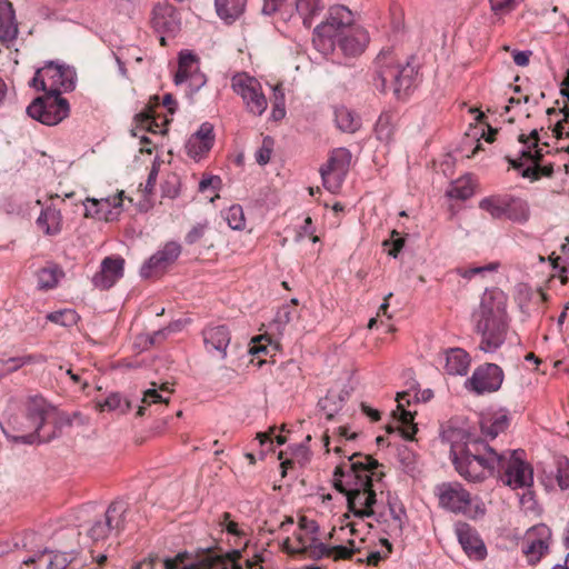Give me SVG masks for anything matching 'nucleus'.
Segmentation results:
<instances>
[{
    "instance_id": "69168bd1",
    "label": "nucleus",
    "mask_w": 569,
    "mask_h": 569,
    "mask_svg": "<svg viewBox=\"0 0 569 569\" xmlns=\"http://www.w3.org/2000/svg\"><path fill=\"white\" fill-rule=\"evenodd\" d=\"M284 0H263L261 12L264 16H271L280 10Z\"/></svg>"
},
{
    "instance_id": "7c9ffc66",
    "label": "nucleus",
    "mask_w": 569,
    "mask_h": 569,
    "mask_svg": "<svg viewBox=\"0 0 569 569\" xmlns=\"http://www.w3.org/2000/svg\"><path fill=\"white\" fill-rule=\"evenodd\" d=\"M296 16L306 28H310L316 18L325 10L323 0H296Z\"/></svg>"
},
{
    "instance_id": "5fc2aeb1",
    "label": "nucleus",
    "mask_w": 569,
    "mask_h": 569,
    "mask_svg": "<svg viewBox=\"0 0 569 569\" xmlns=\"http://www.w3.org/2000/svg\"><path fill=\"white\" fill-rule=\"evenodd\" d=\"M72 557L66 552H54L48 563V569H66Z\"/></svg>"
},
{
    "instance_id": "4468645a",
    "label": "nucleus",
    "mask_w": 569,
    "mask_h": 569,
    "mask_svg": "<svg viewBox=\"0 0 569 569\" xmlns=\"http://www.w3.org/2000/svg\"><path fill=\"white\" fill-rule=\"evenodd\" d=\"M128 505L122 500L113 501L106 510L104 518L96 520L88 531L93 541L107 539L111 533L124 530Z\"/></svg>"
},
{
    "instance_id": "bb28decb",
    "label": "nucleus",
    "mask_w": 569,
    "mask_h": 569,
    "mask_svg": "<svg viewBox=\"0 0 569 569\" xmlns=\"http://www.w3.org/2000/svg\"><path fill=\"white\" fill-rule=\"evenodd\" d=\"M122 196L123 191L113 197L102 198L100 200L92 199V206L96 207V211L88 208V217L106 221L117 219L122 208Z\"/></svg>"
},
{
    "instance_id": "c9c22d12",
    "label": "nucleus",
    "mask_w": 569,
    "mask_h": 569,
    "mask_svg": "<svg viewBox=\"0 0 569 569\" xmlns=\"http://www.w3.org/2000/svg\"><path fill=\"white\" fill-rule=\"evenodd\" d=\"M351 152L347 148H337L332 150L329 159L322 166L332 171L340 172V174H347L350 162H351Z\"/></svg>"
},
{
    "instance_id": "6e6552de",
    "label": "nucleus",
    "mask_w": 569,
    "mask_h": 569,
    "mask_svg": "<svg viewBox=\"0 0 569 569\" xmlns=\"http://www.w3.org/2000/svg\"><path fill=\"white\" fill-rule=\"evenodd\" d=\"M239 551L223 553L217 548H206L197 551L194 556L188 552H179L173 558L163 562L164 569H242L236 562Z\"/></svg>"
},
{
    "instance_id": "cd10ccee",
    "label": "nucleus",
    "mask_w": 569,
    "mask_h": 569,
    "mask_svg": "<svg viewBox=\"0 0 569 569\" xmlns=\"http://www.w3.org/2000/svg\"><path fill=\"white\" fill-rule=\"evenodd\" d=\"M37 226L43 231L46 236H57L62 230V214L60 209L48 206L42 209L38 219Z\"/></svg>"
},
{
    "instance_id": "49530a36",
    "label": "nucleus",
    "mask_w": 569,
    "mask_h": 569,
    "mask_svg": "<svg viewBox=\"0 0 569 569\" xmlns=\"http://www.w3.org/2000/svg\"><path fill=\"white\" fill-rule=\"evenodd\" d=\"M18 27L14 23V11H9L7 20L0 18V39L4 42H11L17 39Z\"/></svg>"
},
{
    "instance_id": "c03bdc74",
    "label": "nucleus",
    "mask_w": 569,
    "mask_h": 569,
    "mask_svg": "<svg viewBox=\"0 0 569 569\" xmlns=\"http://www.w3.org/2000/svg\"><path fill=\"white\" fill-rule=\"evenodd\" d=\"M320 176L323 187L331 193H337L340 190L346 177V174H340V172L332 171L325 167L320 168Z\"/></svg>"
},
{
    "instance_id": "79ce46f5",
    "label": "nucleus",
    "mask_w": 569,
    "mask_h": 569,
    "mask_svg": "<svg viewBox=\"0 0 569 569\" xmlns=\"http://www.w3.org/2000/svg\"><path fill=\"white\" fill-rule=\"evenodd\" d=\"M297 305V300L292 299L291 305H283L278 309L276 312V316L273 318V326L276 327L278 332H281V330L293 320L295 317H297V310L295 306Z\"/></svg>"
},
{
    "instance_id": "0eeeda50",
    "label": "nucleus",
    "mask_w": 569,
    "mask_h": 569,
    "mask_svg": "<svg viewBox=\"0 0 569 569\" xmlns=\"http://www.w3.org/2000/svg\"><path fill=\"white\" fill-rule=\"evenodd\" d=\"M353 23L352 12L345 6L338 4L329 9L328 17L313 30L315 48L328 54L336 48V41L348 33Z\"/></svg>"
},
{
    "instance_id": "5701e85b",
    "label": "nucleus",
    "mask_w": 569,
    "mask_h": 569,
    "mask_svg": "<svg viewBox=\"0 0 569 569\" xmlns=\"http://www.w3.org/2000/svg\"><path fill=\"white\" fill-rule=\"evenodd\" d=\"M214 142L213 126L210 122H203L199 129L190 136L186 143V150L189 157L198 160L210 151Z\"/></svg>"
},
{
    "instance_id": "f704fd0d",
    "label": "nucleus",
    "mask_w": 569,
    "mask_h": 569,
    "mask_svg": "<svg viewBox=\"0 0 569 569\" xmlns=\"http://www.w3.org/2000/svg\"><path fill=\"white\" fill-rule=\"evenodd\" d=\"M506 218L512 222L523 224L530 218V208L526 200L508 194Z\"/></svg>"
},
{
    "instance_id": "bf43d9fd",
    "label": "nucleus",
    "mask_w": 569,
    "mask_h": 569,
    "mask_svg": "<svg viewBox=\"0 0 569 569\" xmlns=\"http://www.w3.org/2000/svg\"><path fill=\"white\" fill-rule=\"evenodd\" d=\"M491 10L495 13H506L511 11L516 6V0H489Z\"/></svg>"
},
{
    "instance_id": "4be33fe9",
    "label": "nucleus",
    "mask_w": 569,
    "mask_h": 569,
    "mask_svg": "<svg viewBox=\"0 0 569 569\" xmlns=\"http://www.w3.org/2000/svg\"><path fill=\"white\" fill-rule=\"evenodd\" d=\"M124 259L121 257H107L102 260L100 271L92 278L96 288L108 290L123 277Z\"/></svg>"
},
{
    "instance_id": "20e7f679",
    "label": "nucleus",
    "mask_w": 569,
    "mask_h": 569,
    "mask_svg": "<svg viewBox=\"0 0 569 569\" xmlns=\"http://www.w3.org/2000/svg\"><path fill=\"white\" fill-rule=\"evenodd\" d=\"M523 451H503L498 453L493 448L490 449L486 460L488 472L483 475V480L497 472L505 485L518 489L529 488L533 483V471L522 456Z\"/></svg>"
},
{
    "instance_id": "ddd939ff",
    "label": "nucleus",
    "mask_w": 569,
    "mask_h": 569,
    "mask_svg": "<svg viewBox=\"0 0 569 569\" xmlns=\"http://www.w3.org/2000/svg\"><path fill=\"white\" fill-rule=\"evenodd\" d=\"M231 88L242 98L248 112L261 116L266 111L268 107L267 98L257 79L247 73H238L232 77Z\"/></svg>"
},
{
    "instance_id": "4c0bfd02",
    "label": "nucleus",
    "mask_w": 569,
    "mask_h": 569,
    "mask_svg": "<svg viewBox=\"0 0 569 569\" xmlns=\"http://www.w3.org/2000/svg\"><path fill=\"white\" fill-rule=\"evenodd\" d=\"M134 122L137 124V128L143 130V131H148V132H152V133H157V132H161V133H164L166 132V129H160V124L158 123L156 117H154V111H153V108L152 106H146L139 113H137L134 116Z\"/></svg>"
},
{
    "instance_id": "a211bd4d",
    "label": "nucleus",
    "mask_w": 569,
    "mask_h": 569,
    "mask_svg": "<svg viewBox=\"0 0 569 569\" xmlns=\"http://www.w3.org/2000/svg\"><path fill=\"white\" fill-rule=\"evenodd\" d=\"M173 81L177 86L188 82L191 94L206 84V76L199 71L198 59L191 51L186 50L179 53L178 70Z\"/></svg>"
},
{
    "instance_id": "b1692460",
    "label": "nucleus",
    "mask_w": 569,
    "mask_h": 569,
    "mask_svg": "<svg viewBox=\"0 0 569 569\" xmlns=\"http://www.w3.org/2000/svg\"><path fill=\"white\" fill-rule=\"evenodd\" d=\"M204 348L208 353H216L220 359L227 358V349L230 345L231 335L226 326H213L202 331Z\"/></svg>"
},
{
    "instance_id": "0e129e2a",
    "label": "nucleus",
    "mask_w": 569,
    "mask_h": 569,
    "mask_svg": "<svg viewBox=\"0 0 569 569\" xmlns=\"http://www.w3.org/2000/svg\"><path fill=\"white\" fill-rule=\"evenodd\" d=\"M158 173H159V167L153 163L149 171L148 179L144 184V192L147 194H151L153 192V189H154V186L157 182V178H158Z\"/></svg>"
},
{
    "instance_id": "4d7b16f0",
    "label": "nucleus",
    "mask_w": 569,
    "mask_h": 569,
    "mask_svg": "<svg viewBox=\"0 0 569 569\" xmlns=\"http://www.w3.org/2000/svg\"><path fill=\"white\" fill-rule=\"evenodd\" d=\"M207 229H208V223L207 222H199V223H197L186 234V238H184L186 242L188 244L196 243L197 241H199L203 237V234H204Z\"/></svg>"
},
{
    "instance_id": "393cba45",
    "label": "nucleus",
    "mask_w": 569,
    "mask_h": 569,
    "mask_svg": "<svg viewBox=\"0 0 569 569\" xmlns=\"http://www.w3.org/2000/svg\"><path fill=\"white\" fill-rule=\"evenodd\" d=\"M456 532L459 543L469 558L475 560H483L486 558V546L477 532L469 525H458Z\"/></svg>"
},
{
    "instance_id": "e2e57ef3",
    "label": "nucleus",
    "mask_w": 569,
    "mask_h": 569,
    "mask_svg": "<svg viewBox=\"0 0 569 569\" xmlns=\"http://www.w3.org/2000/svg\"><path fill=\"white\" fill-rule=\"evenodd\" d=\"M299 527L301 530H305L308 535H311V537H317V533L319 531V525L317 521L308 519L306 517L300 518Z\"/></svg>"
},
{
    "instance_id": "774afa93",
    "label": "nucleus",
    "mask_w": 569,
    "mask_h": 569,
    "mask_svg": "<svg viewBox=\"0 0 569 569\" xmlns=\"http://www.w3.org/2000/svg\"><path fill=\"white\" fill-rule=\"evenodd\" d=\"M177 325H170L167 328L159 329V330L152 332V335L150 336V343L156 345V343H159L160 341H162L163 339H166L169 332H172L176 330V328H174Z\"/></svg>"
},
{
    "instance_id": "13d9d810",
    "label": "nucleus",
    "mask_w": 569,
    "mask_h": 569,
    "mask_svg": "<svg viewBox=\"0 0 569 569\" xmlns=\"http://www.w3.org/2000/svg\"><path fill=\"white\" fill-rule=\"evenodd\" d=\"M274 94H276V103H274V107L272 109V118L274 120H280L284 117L286 114V110H284V94L283 92L279 89V87H276L274 88Z\"/></svg>"
},
{
    "instance_id": "864d4df0",
    "label": "nucleus",
    "mask_w": 569,
    "mask_h": 569,
    "mask_svg": "<svg viewBox=\"0 0 569 569\" xmlns=\"http://www.w3.org/2000/svg\"><path fill=\"white\" fill-rule=\"evenodd\" d=\"M499 266H500L499 262H490V263H488L486 266H481V267H473V268H469V269H459L458 273L462 278L471 279L476 274H480V273H483V272L497 271Z\"/></svg>"
},
{
    "instance_id": "2eb2a0df",
    "label": "nucleus",
    "mask_w": 569,
    "mask_h": 569,
    "mask_svg": "<svg viewBox=\"0 0 569 569\" xmlns=\"http://www.w3.org/2000/svg\"><path fill=\"white\" fill-rule=\"evenodd\" d=\"M551 541V529L539 523L529 528L522 540L521 551L527 559L528 565L536 566L549 552Z\"/></svg>"
},
{
    "instance_id": "a18cd8bd",
    "label": "nucleus",
    "mask_w": 569,
    "mask_h": 569,
    "mask_svg": "<svg viewBox=\"0 0 569 569\" xmlns=\"http://www.w3.org/2000/svg\"><path fill=\"white\" fill-rule=\"evenodd\" d=\"M47 320L63 327H71L77 323L79 316L72 309H62L47 315Z\"/></svg>"
},
{
    "instance_id": "603ef678",
    "label": "nucleus",
    "mask_w": 569,
    "mask_h": 569,
    "mask_svg": "<svg viewBox=\"0 0 569 569\" xmlns=\"http://www.w3.org/2000/svg\"><path fill=\"white\" fill-rule=\"evenodd\" d=\"M273 141L270 137H266L262 146L256 151L254 159L260 166H264L270 161Z\"/></svg>"
},
{
    "instance_id": "c85d7f7f",
    "label": "nucleus",
    "mask_w": 569,
    "mask_h": 569,
    "mask_svg": "<svg viewBox=\"0 0 569 569\" xmlns=\"http://www.w3.org/2000/svg\"><path fill=\"white\" fill-rule=\"evenodd\" d=\"M470 365L469 355L460 348H452L445 353V369L452 376H465Z\"/></svg>"
},
{
    "instance_id": "9b49d317",
    "label": "nucleus",
    "mask_w": 569,
    "mask_h": 569,
    "mask_svg": "<svg viewBox=\"0 0 569 569\" xmlns=\"http://www.w3.org/2000/svg\"><path fill=\"white\" fill-rule=\"evenodd\" d=\"M44 93L42 97H37L27 107V114L42 124L56 126L69 117V101L60 93Z\"/></svg>"
},
{
    "instance_id": "37998d69",
    "label": "nucleus",
    "mask_w": 569,
    "mask_h": 569,
    "mask_svg": "<svg viewBox=\"0 0 569 569\" xmlns=\"http://www.w3.org/2000/svg\"><path fill=\"white\" fill-rule=\"evenodd\" d=\"M222 216L228 226L233 230H242L246 227V218L243 209L240 204H232L227 210L222 211Z\"/></svg>"
},
{
    "instance_id": "3c124183",
    "label": "nucleus",
    "mask_w": 569,
    "mask_h": 569,
    "mask_svg": "<svg viewBox=\"0 0 569 569\" xmlns=\"http://www.w3.org/2000/svg\"><path fill=\"white\" fill-rule=\"evenodd\" d=\"M338 436H339V445H337L332 450L336 453H343L346 455L349 450H347L346 446L348 441H352L358 437V433L355 431H350L348 427H339L338 428Z\"/></svg>"
},
{
    "instance_id": "423d86ee",
    "label": "nucleus",
    "mask_w": 569,
    "mask_h": 569,
    "mask_svg": "<svg viewBox=\"0 0 569 569\" xmlns=\"http://www.w3.org/2000/svg\"><path fill=\"white\" fill-rule=\"evenodd\" d=\"M376 63L378 70L375 86L378 90L386 92L391 87L397 99H402L409 94L417 78L415 67L409 63H396L390 51H381L377 57Z\"/></svg>"
},
{
    "instance_id": "c756f323",
    "label": "nucleus",
    "mask_w": 569,
    "mask_h": 569,
    "mask_svg": "<svg viewBox=\"0 0 569 569\" xmlns=\"http://www.w3.org/2000/svg\"><path fill=\"white\" fill-rule=\"evenodd\" d=\"M336 127L347 133H355L361 128V118L353 110L337 106L333 108Z\"/></svg>"
},
{
    "instance_id": "8fccbe9b",
    "label": "nucleus",
    "mask_w": 569,
    "mask_h": 569,
    "mask_svg": "<svg viewBox=\"0 0 569 569\" xmlns=\"http://www.w3.org/2000/svg\"><path fill=\"white\" fill-rule=\"evenodd\" d=\"M43 361H46V358L42 355H26V356L9 358L6 361V363L9 366V370L14 371L26 365L43 362Z\"/></svg>"
},
{
    "instance_id": "338daca9",
    "label": "nucleus",
    "mask_w": 569,
    "mask_h": 569,
    "mask_svg": "<svg viewBox=\"0 0 569 569\" xmlns=\"http://www.w3.org/2000/svg\"><path fill=\"white\" fill-rule=\"evenodd\" d=\"M531 54H532V52L530 50H523V51L513 50L512 51L513 62L519 67H526L529 64V59H530Z\"/></svg>"
},
{
    "instance_id": "dca6fc26",
    "label": "nucleus",
    "mask_w": 569,
    "mask_h": 569,
    "mask_svg": "<svg viewBox=\"0 0 569 569\" xmlns=\"http://www.w3.org/2000/svg\"><path fill=\"white\" fill-rule=\"evenodd\" d=\"M503 377V371L498 365L485 363L476 368L466 383L477 395L490 393L500 389Z\"/></svg>"
},
{
    "instance_id": "412c9836",
    "label": "nucleus",
    "mask_w": 569,
    "mask_h": 569,
    "mask_svg": "<svg viewBox=\"0 0 569 569\" xmlns=\"http://www.w3.org/2000/svg\"><path fill=\"white\" fill-rule=\"evenodd\" d=\"M510 420V413L505 408L482 413L479 419L482 440L485 442L486 440H493L500 433H503L509 428Z\"/></svg>"
},
{
    "instance_id": "ea45409f",
    "label": "nucleus",
    "mask_w": 569,
    "mask_h": 569,
    "mask_svg": "<svg viewBox=\"0 0 569 569\" xmlns=\"http://www.w3.org/2000/svg\"><path fill=\"white\" fill-rule=\"evenodd\" d=\"M473 186L469 177L456 180L447 190V196L453 199L467 200L473 196Z\"/></svg>"
},
{
    "instance_id": "a19ab883",
    "label": "nucleus",
    "mask_w": 569,
    "mask_h": 569,
    "mask_svg": "<svg viewBox=\"0 0 569 569\" xmlns=\"http://www.w3.org/2000/svg\"><path fill=\"white\" fill-rule=\"evenodd\" d=\"M131 406V401H122L121 395L119 392H112L103 401L98 402V407L101 411L119 410L121 413L129 411Z\"/></svg>"
},
{
    "instance_id": "39448f33",
    "label": "nucleus",
    "mask_w": 569,
    "mask_h": 569,
    "mask_svg": "<svg viewBox=\"0 0 569 569\" xmlns=\"http://www.w3.org/2000/svg\"><path fill=\"white\" fill-rule=\"evenodd\" d=\"M26 420L32 432L10 435L4 428L7 439L13 443L33 445L49 442L57 437V423L51 420V408L42 397L32 398L27 406Z\"/></svg>"
},
{
    "instance_id": "473e14b6",
    "label": "nucleus",
    "mask_w": 569,
    "mask_h": 569,
    "mask_svg": "<svg viewBox=\"0 0 569 569\" xmlns=\"http://www.w3.org/2000/svg\"><path fill=\"white\" fill-rule=\"evenodd\" d=\"M397 119L398 114L396 111L387 110L381 112L375 126V133L378 140L387 143L392 140Z\"/></svg>"
},
{
    "instance_id": "6e6d98bb",
    "label": "nucleus",
    "mask_w": 569,
    "mask_h": 569,
    "mask_svg": "<svg viewBox=\"0 0 569 569\" xmlns=\"http://www.w3.org/2000/svg\"><path fill=\"white\" fill-rule=\"evenodd\" d=\"M264 341L267 340L262 336L253 338L249 346V353L252 356L269 353L270 343H266Z\"/></svg>"
},
{
    "instance_id": "680f3d73",
    "label": "nucleus",
    "mask_w": 569,
    "mask_h": 569,
    "mask_svg": "<svg viewBox=\"0 0 569 569\" xmlns=\"http://www.w3.org/2000/svg\"><path fill=\"white\" fill-rule=\"evenodd\" d=\"M178 178L176 176L172 177V181L167 180L162 186V194L170 199H174L179 196V189L177 187Z\"/></svg>"
},
{
    "instance_id": "1a4fd4ad",
    "label": "nucleus",
    "mask_w": 569,
    "mask_h": 569,
    "mask_svg": "<svg viewBox=\"0 0 569 569\" xmlns=\"http://www.w3.org/2000/svg\"><path fill=\"white\" fill-rule=\"evenodd\" d=\"M77 83L76 69L58 61H47L43 67L37 69L30 80V87L37 91L62 93L73 91Z\"/></svg>"
},
{
    "instance_id": "a878e982",
    "label": "nucleus",
    "mask_w": 569,
    "mask_h": 569,
    "mask_svg": "<svg viewBox=\"0 0 569 569\" xmlns=\"http://www.w3.org/2000/svg\"><path fill=\"white\" fill-rule=\"evenodd\" d=\"M369 40L367 30L361 27H355L336 41V47L347 57H357L365 51Z\"/></svg>"
},
{
    "instance_id": "e433bc0d",
    "label": "nucleus",
    "mask_w": 569,
    "mask_h": 569,
    "mask_svg": "<svg viewBox=\"0 0 569 569\" xmlns=\"http://www.w3.org/2000/svg\"><path fill=\"white\" fill-rule=\"evenodd\" d=\"M508 194H498L483 198L479 208L487 211L493 219L506 218Z\"/></svg>"
},
{
    "instance_id": "f3484780",
    "label": "nucleus",
    "mask_w": 569,
    "mask_h": 569,
    "mask_svg": "<svg viewBox=\"0 0 569 569\" xmlns=\"http://www.w3.org/2000/svg\"><path fill=\"white\" fill-rule=\"evenodd\" d=\"M433 397V391L431 389H426L420 392H416L413 396L410 391L399 392L397 395V409L399 411L398 422L400 426L398 427L401 431V436L406 440H412L416 435L418 428L413 422L415 416L411 411L405 409V405H410L411 399L413 398L417 402H427Z\"/></svg>"
},
{
    "instance_id": "9d476101",
    "label": "nucleus",
    "mask_w": 569,
    "mask_h": 569,
    "mask_svg": "<svg viewBox=\"0 0 569 569\" xmlns=\"http://www.w3.org/2000/svg\"><path fill=\"white\" fill-rule=\"evenodd\" d=\"M298 545L293 546L288 540L284 542L283 548L289 555H303L305 557L312 560H320L323 558H331L333 560H346L350 559L358 549L355 546V541L350 540L349 546H331L320 541L318 537H310L309 539L297 536Z\"/></svg>"
},
{
    "instance_id": "58836bf2",
    "label": "nucleus",
    "mask_w": 569,
    "mask_h": 569,
    "mask_svg": "<svg viewBox=\"0 0 569 569\" xmlns=\"http://www.w3.org/2000/svg\"><path fill=\"white\" fill-rule=\"evenodd\" d=\"M343 398L340 395L328 392L319 400L318 407L328 420H331L342 409Z\"/></svg>"
},
{
    "instance_id": "052dcab7",
    "label": "nucleus",
    "mask_w": 569,
    "mask_h": 569,
    "mask_svg": "<svg viewBox=\"0 0 569 569\" xmlns=\"http://www.w3.org/2000/svg\"><path fill=\"white\" fill-rule=\"evenodd\" d=\"M219 526L221 527V529H226L230 535H240L238 523L230 519V513L228 512L222 513L221 518L219 519Z\"/></svg>"
},
{
    "instance_id": "f03ea898",
    "label": "nucleus",
    "mask_w": 569,
    "mask_h": 569,
    "mask_svg": "<svg viewBox=\"0 0 569 569\" xmlns=\"http://www.w3.org/2000/svg\"><path fill=\"white\" fill-rule=\"evenodd\" d=\"M440 437L450 445V459L459 476L469 482L483 481L490 463L486 457L492 447L451 422L442 427Z\"/></svg>"
},
{
    "instance_id": "f257e3e1",
    "label": "nucleus",
    "mask_w": 569,
    "mask_h": 569,
    "mask_svg": "<svg viewBox=\"0 0 569 569\" xmlns=\"http://www.w3.org/2000/svg\"><path fill=\"white\" fill-rule=\"evenodd\" d=\"M378 468L376 459L358 452H352L347 461L336 467L335 487L347 497L348 509L357 518H371L376 513L377 495L372 481L380 476Z\"/></svg>"
},
{
    "instance_id": "6ab92c4d",
    "label": "nucleus",
    "mask_w": 569,
    "mask_h": 569,
    "mask_svg": "<svg viewBox=\"0 0 569 569\" xmlns=\"http://www.w3.org/2000/svg\"><path fill=\"white\" fill-rule=\"evenodd\" d=\"M151 27L158 34L174 38L181 30V18L178 10L170 3L154 6L151 16Z\"/></svg>"
},
{
    "instance_id": "f8f14e48",
    "label": "nucleus",
    "mask_w": 569,
    "mask_h": 569,
    "mask_svg": "<svg viewBox=\"0 0 569 569\" xmlns=\"http://www.w3.org/2000/svg\"><path fill=\"white\" fill-rule=\"evenodd\" d=\"M436 493L441 508L465 516H475L483 510L478 506L473 509V501L470 492L458 481L442 482L436 487Z\"/></svg>"
},
{
    "instance_id": "2f4dec72",
    "label": "nucleus",
    "mask_w": 569,
    "mask_h": 569,
    "mask_svg": "<svg viewBox=\"0 0 569 569\" xmlns=\"http://www.w3.org/2000/svg\"><path fill=\"white\" fill-rule=\"evenodd\" d=\"M247 0H214L218 17L226 23L234 22L243 12Z\"/></svg>"
},
{
    "instance_id": "72a5a7b5",
    "label": "nucleus",
    "mask_w": 569,
    "mask_h": 569,
    "mask_svg": "<svg viewBox=\"0 0 569 569\" xmlns=\"http://www.w3.org/2000/svg\"><path fill=\"white\" fill-rule=\"evenodd\" d=\"M152 388L147 389L143 391V396L141 399V402L143 406L138 407L137 415L143 416L146 410V405L150 406L152 403H167L169 401V395L171 393V389L169 388V385L162 383L159 388H157V385L154 382L151 383Z\"/></svg>"
},
{
    "instance_id": "09e8293b",
    "label": "nucleus",
    "mask_w": 569,
    "mask_h": 569,
    "mask_svg": "<svg viewBox=\"0 0 569 569\" xmlns=\"http://www.w3.org/2000/svg\"><path fill=\"white\" fill-rule=\"evenodd\" d=\"M58 283V270L56 267L42 268L38 272V287L40 289H52Z\"/></svg>"
},
{
    "instance_id": "aec40b11",
    "label": "nucleus",
    "mask_w": 569,
    "mask_h": 569,
    "mask_svg": "<svg viewBox=\"0 0 569 569\" xmlns=\"http://www.w3.org/2000/svg\"><path fill=\"white\" fill-rule=\"evenodd\" d=\"M181 253V246L176 241L167 242L160 250L153 253L140 268V276L149 278L153 273L163 271L173 263Z\"/></svg>"
},
{
    "instance_id": "7ed1b4c3",
    "label": "nucleus",
    "mask_w": 569,
    "mask_h": 569,
    "mask_svg": "<svg viewBox=\"0 0 569 569\" xmlns=\"http://www.w3.org/2000/svg\"><path fill=\"white\" fill-rule=\"evenodd\" d=\"M507 295L499 288L486 289L479 308L473 312L475 329L481 336L480 349L497 351L506 341L509 330Z\"/></svg>"
},
{
    "instance_id": "de8ad7c7",
    "label": "nucleus",
    "mask_w": 569,
    "mask_h": 569,
    "mask_svg": "<svg viewBox=\"0 0 569 569\" xmlns=\"http://www.w3.org/2000/svg\"><path fill=\"white\" fill-rule=\"evenodd\" d=\"M556 480L561 490L569 489V460L566 457H559L556 460Z\"/></svg>"
}]
</instances>
